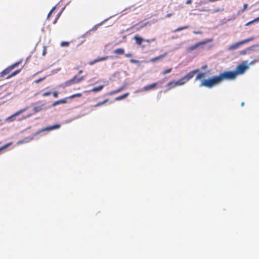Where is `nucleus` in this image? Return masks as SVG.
Returning <instances> with one entry per match:
<instances>
[{
  "instance_id": "nucleus-1",
  "label": "nucleus",
  "mask_w": 259,
  "mask_h": 259,
  "mask_svg": "<svg viewBox=\"0 0 259 259\" xmlns=\"http://www.w3.org/2000/svg\"><path fill=\"white\" fill-rule=\"evenodd\" d=\"M236 73L234 71H224L219 75L213 76L211 78L203 80L200 83V87H205L211 88L224 80L234 79L236 78Z\"/></svg>"
},
{
  "instance_id": "nucleus-2",
  "label": "nucleus",
  "mask_w": 259,
  "mask_h": 259,
  "mask_svg": "<svg viewBox=\"0 0 259 259\" xmlns=\"http://www.w3.org/2000/svg\"><path fill=\"white\" fill-rule=\"evenodd\" d=\"M199 71L200 70L199 69L192 70L180 79L176 81V83H174L176 85H179V86L183 85L186 83L189 80L191 79L193 77L195 74L199 72Z\"/></svg>"
},
{
  "instance_id": "nucleus-3",
  "label": "nucleus",
  "mask_w": 259,
  "mask_h": 259,
  "mask_svg": "<svg viewBox=\"0 0 259 259\" xmlns=\"http://www.w3.org/2000/svg\"><path fill=\"white\" fill-rule=\"evenodd\" d=\"M199 71L200 70L199 69L192 70L180 79L176 81V83H174L176 85H179V86L183 85L186 83L189 80L191 79L193 77L195 74L199 72Z\"/></svg>"
},
{
  "instance_id": "nucleus-4",
  "label": "nucleus",
  "mask_w": 259,
  "mask_h": 259,
  "mask_svg": "<svg viewBox=\"0 0 259 259\" xmlns=\"http://www.w3.org/2000/svg\"><path fill=\"white\" fill-rule=\"evenodd\" d=\"M84 76H82L79 78H77L76 76H74L73 78L71 79L68 80L64 82L61 86L63 88H65L67 87H69L73 84L78 83L81 81L83 80L84 79Z\"/></svg>"
},
{
  "instance_id": "nucleus-5",
  "label": "nucleus",
  "mask_w": 259,
  "mask_h": 259,
  "mask_svg": "<svg viewBox=\"0 0 259 259\" xmlns=\"http://www.w3.org/2000/svg\"><path fill=\"white\" fill-rule=\"evenodd\" d=\"M20 63L21 61H18L12 64L11 65L9 66V67L5 69L3 71L0 72V78L6 75L9 74L11 71L15 67H17Z\"/></svg>"
},
{
  "instance_id": "nucleus-6",
  "label": "nucleus",
  "mask_w": 259,
  "mask_h": 259,
  "mask_svg": "<svg viewBox=\"0 0 259 259\" xmlns=\"http://www.w3.org/2000/svg\"><path fill=\"white\" fill-rule=\"evenodd\" d=\"M251 40H252V38H247V39H244L241 41L237 42L234 44L230 45L228 47V50L229 51H233V50H236V49H238L240 45L244 44Z\"/></svg>"
},
{
  "instance_id": "nucleus-7",
  "label": "nucleus",
  "mask_w": 259,
  "mask_h": 259,
  "mask_svg": "<svg viewBox=\"0 0 259 259\" xmlns=\"http://www.w3.org/2000/svg\"><path fill=\"white\" fill-rule=\"evenodd\" d=\"M248 68V65L244 64H241L238 65L236 69V70L234 71L236 73V76L238 74H242L244 73L246 69Z\"/></svg>"
},
{
  "instance_id": "nucleus-8",
  "label": "nucleus",
  "mask_w": 259,
  "mask_h": 259,
  "mask_svg": "<svg viewBox=\"0 0 259 259\" xmlns=\"http://www.w3.org/2000/svg\"><path fill=\"white\" fill-rule=\"evenodd\" d=\"M26 110H27V108H25L24 109H22L21 110H20L18 111L17 112L15 113L14 114H13L11 116H10L9 117H8L6 119V120L8 121H10V122L14 121L15 117H16V116H17V115H19L20 114L23 113V112L25 111Z\"/></svg>"
},
{
  "instance_id": "nucleus-9",
  "label": "nucleus",
  "mask_w": 259,
  "mask_h": 259,
  "mask_svg": "<svg viewBox=\"0 0 259 259\" xmlns=\"http://www.w3.org/2000/svg\"><path fill=\"white\" fill-rule=\"evenodd\" d=\"M206 43V41H200L196 43V44L192 45L187 48L186 50L187 52H192L193 50H195L196 48L199 47L200 46L202 45H204Z\"/></svg>"
},
{
  "instance_id": "nucleus-10",
  "label": "nucleus",
  "mask_w": 259,
  "mask_h": 259,
  "mask_svg": "<svg viewBox=\"0 0 259 259\" xmlns=\"http://www.w3.org/2000/svg\"><path fill=\"white\" fill-rule=\"evenodd\" d=\"M157 84V82L153 83L151 84H149L145 86L142 90L143 91H147L148 90H152L154 89Z\"/></svg>"
},
{
  "instance_id": "nucleus-11",
  "label": "nucleus",
  "mask_w": 259,
  "mask_h": 259,
  "mask_svg": "<svg viewBox=\"0 0 259 259\" xmlns=\"http://www.w3.org/2000/svg\"><path fill=\"white\" fill-rule=\"evenodd\" d=\"M67 99H68V98L66 97L64 99L55 101L52 104V106L55 107V106H56L59 104H66L67 103Z\"/></svg>"
},
{
  "instance_id": "nucleus-12",
  "label": "nucleus",
  "mask_w": 259,
  "mask_h": 259,
  "mask_svg": "<svg viewBox=\"0 0 259 259\" xmlns=\"http://www.w3.org/2000/svg\"><path fill=\"white\" fill-rule=\"evenodd\" d=\"M60 127V124H55V125H54L52 126H50L47 127L46 128L42 129L41 131L43 132V131H51V130L59 128Z\"/></svg>"
},
{
  "instance_id": "nucleus-13",
  "label": "nucleus",
  "mask_w": 259,
  "mask_h": 259,
  "mask_svg": "<svg viewBox=\"0 0 259 259\" xmlns=\"http://www.w3.org/2000/svg\"><path fill=\"white\" fill-rule=\"evenodd\" d=\"M113 53L117 55H122L124 53V50L123 48H118L113 51Z\"/></svg>"
},
{
  "instance_id": "nucleus-14",
  "label": "nucleus",
  "mask_w": 259,
  "mask_h": 259,
  "mask_svg": "<svg viewBox=\"0 0 259 259\" xmlns=\"http://www.w3.org/2000/svg\"><path fill=\"white\" fill-rule=\"evenodd\" d=\"M166 55V53L160 55L159 56H157L155 58L151 59L149 61L151 62H155L156 61L159 60L161 59L162 58H164Z\"/></svg>"
},
{
  "instance_id": "nucleus-15",
  "label": "nucleus",
  "mask_w": 259,
  "mask_h": 259,
  "mask_svg": "<svg viewBox=\"0 0 259 259\" xmlns=\"http://www.w3.org/2000/svg\"><path fill=\"white\" fill-rule=\"evenodd\" d=\"M134 39L136 41V44L138 45H140L144 40V39L138 35L135 36Z\"/></svg>"
},
{
  "instance_id": "nucleus-16",
  "label": "nucleus",
  "mask_w": 259,
  "mask_h": 259,
  "mask_svg": "<svg viewBox=\"0 0 259 259\" xmlns=\"http://www.w3.org/2000/svg\"><path fill=\"white\" fill-rule=\"evenodd\" d=\"M103 88H104V85H100V86H98V87H95V88H93L92 90H91L90 91V92H98L99 91H101L103 89Z\"/></svg>"
},
{
  "instance_id": "nucleus-17",
  "label": "nucleus",
  "mask_w": 259,
  "mask_h": 259,
  "mask_svg": "<svg viewBox=\"0 0 259 259\" xmlns=\"http://www.w3.org/2000/svg\"><path fill=\"white\" fill-rule=\"evenodd\" d=\"M44 108H45L44 104H43L40 106H36V107H34L33 111L35 113H37V112H38L40 111L41 110H42L43 109H44Z\"/></svg>"
},
{
  "instance_id": "nucleus-18",
  "label": "nucleus",
  "mask_w": 259,
  "mask_h": 259,
  "mask_svg": "<svg viewBox=\"0 0 259 259\" xmlns=\"http://www.w3.org/2000/svg\"><path fill=\"white\" fill-rule=\"evenodd\" d=\"M21 71V69H18L15 71H14L13 72H12L11 74L9 75L7 77V78L8 79V78H10L16 75H17V74H18Z\"/></svg>"
},
{
  "instance_id": "nucleus-19",
  "label": "nucleus",
  "mask_w": 259,
  "mask_h": 259,
  "mask_svg": "<svg viewBox=\"0 0 259 259\" xmlns=\"http://www.w3.org/2000/svg\"><path fill=\"white\" fill-rule=\"evenodd\" d=\"M123 89V87H121V88L118 89L117 90H115V91H113L110 92V93H108V95H112L117 94V93L121 92Z\"/></svg>"
},
{
  "instance_id": "nucleus-20",
  "label": "nucleus",
  "mask_w": 259,
  "mask_h": 259,
  "mask_svg": "<svg viewBox=\"0 0 259 259\" xmlns=\"http://www.w3.org/2000/svg\"><path fill=\"white\" fill-rule=\"evenodd\" d=\"M205 74H206V73H200L198 74L196 76V77H195V80H198L201 79L202 78L204 77Z\"/></svg>"
},
{
  "instance_id": "nucleus-21",
  "label": "nucleus",
  "mask_w": 259,
  "mask_h": 259,
  "mask_svg": "<svg viewBox=\"0 0 259 259\" xmlns=\"http://www.w3.org/2000/svg\"><path fill=\"white\" fill-rule=\"evenodd\" d=\"M174 83H176L175 81H170L167 84V86L169 87V88H173L179 86V85H176Z\"/></svg>"
},
{
  "instance_id": "nucleus-22",
  "label": "nucleus",
  "mask_w": 259,
  "mask_h": 259,
  "mask_svg": "<svg viewBox=\"0 0 259 259\" xmlns=\"http://www.w3.org/2000/svg\"><path fill=\"white\" fill-rule=\"evenodd\" d=\"M128 95V93H125L121 96H118L115 98V100H120L125 98Z\"/></svg>"
},
{
  "instance_id": "nucleus-23",
  "label": "nucleus",
  "mask_w": 259,
  "mask_h": 259,
  "mask_svg": "<svg viewBox=\"0 0 259 259\" xmlns=\"http://www.w3.org/2000/svg\"><path fill=\"white\" fill-rule=\"evenodd\" d=\"M82 96V94L81 93H77L75 94L72 95L69 97H68V99H73L75 97H81Z\"/></svg>"
},
{
  "instance_id": "nucleus-24",
  "label": "nucleus",
  "mask_w": 259,
  "mask_h": 259,
  "mask_svg": "<svg viewBox=\"0 0 259 259\" xmlns=\"http://www.w3.org/2000/svg\"><path fill=\"white\" fill-rule=\"evenodd\" d=\"M108 101V99H106L105 100H104L103 101L101 102H99L97 104H96V105H94V107H97L101 106V105L105 104L106 103H107Z\"/></svg>"
},
{
  "instance_id": "nucleus-25",
  "label": "nucleus",
  "mask_w": 259,
  "mask_h": 259,
  "mask_svg": "<svg viewBox=\"0 0 259 259\" xmlns=\"http://www.w3.org/2000/svg\"><path fill=\"white\" fill-rule=\"evenodd\" d=\"M109 56H105V57H103L98 58L96 60L97 62H98L100 61L106 60L108 59L109 58Z\"/></svg>"
},
{
  "instance_id": "nucleus-26",
  "label": "nucleus",
  "mask_w": 259,
  "mask_h": 259,
  "mask_svg": "<svg viewBox=\"0 0 259 259\" xmlns=\"http://www.w3.org/2000/svg\"><path fill=\"white\" fill-rule=\"evenodd\" d=\"M259 21V17L254 19V20H253L252 21H249L247 23H246L245 24V26H248L251 24H252L253 23H254V22H256V21Z\"/></svg>"
},
{
  "instance_id": "nucleus-27",
  "label": "nucleus",
  "mask_w": 259,
  "mask_h": 259,
  "mask_svg": "<svg viewBox=\"0 0 259 259\" xmlns=\"http://www.w3.org/2000/svg\"><path fill=\"white\" fill-rule=\"evenodd\" d=\"M250 50V49L249 48H246V49L244 50H242V51H241L240 52H239V54L241 55H245L247 52Z\"/></svg>"
},
{
  "instance_id": "nucleus-28",
  "label": "nucleus",
  "mask_w": 259,
  "mask_h": 259,
  "mask_svg": "<svg viewBox=\"0 0 259 259\" xmlns=\"http://www.w3.org/2000/svg\"><path fill=\"white\" fill-rule=\"evenodd\" d=\"M172 70V68H168L167 69H166V70H164L162 72V75H165V74H166L167 73H169L171 72Z\"/></svg>"
},
{
  "instance_id": "nucleus-29",
  "label": "nucleus",
  "mask_w": 259,
  "mask_h": 259,
  "mask_svg": "<svg viewBox=\"0 0 259 259\" xmlns=\"http://www.w3.org/2000/svg\"><path fill=\"white\" fill-rule=\"evenodd\" d=\"M188 27H189L188 26H183V27H179L177 29H176L175 30V32H177V31H181V30H184V29H187Z\"/></svg>"
},
{
  "instance_id": "nucleus-30",
  "label": "nucleus",
  "mask_w": 259,
  "mask_h": 259,
  "mask_svg": "<svg viewBox=\"0 0 259 259\" xmlns=\"http://www.w3.org/2000/svg\"><path fill=\"white\" fill-rule=\"evenodd\" d=\"M45 78H46V76L41 77V78H39L34 80V82L35 83H38L43 81L44 80H45Z\"/></svg>"
},
{
  "instance_id": "nucleus-31",
  "label": "nucleus",
  "mask_w": 259,
  "mask_h": 259,
  "mask_svg": "<svg viewBox=\"0 0 259 259\" xmlns=\"http://www.w3.org/2000/svg\"><path fill=\"white\" fill-rule=\"evenodd\" d=\"M11 144H12V143H10L7 144L5 145L4 146L0 147V151H2V150H4V149L7 148Z\"/></svg>"
},
{
  "instance_id": "nucleus-32",
  "label": "nucleus",
  "mask_w": 259,
  "mask_h": 259,
  "mask_svg": "<svg viewBox=\"0 0 259 259\" xmlns=\"http://www.w3.org/2000/svg\"><path fill=\"white\" fill-rule=\"evenodd\" d=\"M69 45V42L68 41H62L61 43V46L62 47H68Z\"/></svg>"
},
{
  "instance_id": "nucleus-33",
  "label": "nucleus",
  "mask_w": 259,
  "mask_h": 259,
  "mask_svg": "<svg viewBox=\"0 0 259 259\" xmlns=\"http://www.w3.org/2000/svg\"><path fill=\"white\" fill-rule=\"evenodd\" d=\"M248 5L247 4H245L243 5V8L241 10V12H243L247 8Z\"/></svg>"
},
{
  "instance_id": "nucleus-34",
  "label": "nucleus",
  "mask_w": 259,
  "mask_h": 259,
  "mask_svg": "<svg viewBox=\"0 0 259 259\" xmlns=\"http://www.w3.org/2000/svg\"><path fill=\"white\" fill-rule=\"evenodd\" d=\"M51 94V93L49 92H46V93H44L43 94H42V96L44 97H46V96H49Z\"/></svg>"
},
{
  "instance_id": "nucleus-35",
  "label": "nucleus",
  "mask_w": 259,
  "mask_h": 259,
  "mask_svg": "<svg viewBox=\"0 0 259 259\" xmlns=\"http://www.w3.org/2000/svg\"><path fill=\"white\" fill-rule=\"evenodd\" d=\"M55 7H54L51 10V11L49 13L48 15V16H47V18L48 19L50 17L52 12L55 10Z\"/></svg>"
},
{
  "instance_id": "nucleus-36",
  "label": "nucleus",
  "mask_w": 259,
  "mask_h": 259,
  "mask_svg": "<svg viewBox=\"0 0 259 259\" xmlns=\"http://www.w3.org/2000/svg\"><path fill=\"white\" fill-rule=\"evenodd\" d=\"M53 96L54 98H57L58 97V93L57 92H53Z\"/></svg>"
},
{
  "instance_id": "nucleus-37",
  "label": "nucleus",
  "mask_w": 259,
  "mask_h": 259,
  "mask_svg": "<svg viewBox=\"0 0 259 259\" xmlns=\"http://www.w3.org/2000/svg\"><path fill=\"white\" fill-rule=\"evenodd\" d=\"M46 51H47V48H46V47H44L43 52H42V55L43 56H45L46 55Z\"/></svg>"
},
{
  "instance_id": "nucleus-38",
  "label": "nucleus",
  "mask_w": 259,
  "mask_h": 259,
  "mask_svg": "<svg viewBox=\"0 0 259 259\" xmlns=\"http://www.w3.org/2000/svg\"><path fill=\"white\" fill-rule=\"evenodd\" d=\"M97 63V61H96V60H94V61H91L89 62V64L90 65H93V64H94L95 63Z\"/></svg>"
},
{
  "instance_id": "nucleus-39",
  "label": "nucleus",
  "mask_w": 259,
  "mask_h": 259,
  "mask_svg": "<svg viewBox=\"0 0 259 259\" xmlns=\"http://www.w3.org/2000/svg\"><path fill=\"white\" fill-rule=\"evenodd\" d=\"M132 56H133V55H132V54H131V53L126 54L125 55V56L126 57H127V58L131 57H132Z\"/></svg>"
},
{
  "instance_id": "nucleus-40",
  "label": "nucleus",
  "mask_w": 259,
  "mask_h": 259,
  "mask_svg": "<svg viewBox=\"0 0 259 259\" xmlns=\"http://www.w3.org/2000/svg\"><path fill=\"white\" fill-rule=\"evenodd\" d=\"M192 0H187L186 2V4L189 5L192 3Z\"/></svg>"
},
{
  "instance_id": "nucleus-41",
  "label": "nucleus",
  "mask_w": 259,
  "mask_h": 259,
  "mask_svg": "<svg viewBox=\"0 0 259 259\" xmlns=\"http://www.w3.org/2000/svg\"><path fill=\"white\" fill-rule=\"evenodd\" d=\"M207 68V65H203V66L201 67V70H204V69H205Z\"/></svg>"
},
{
  "instance_id": "nucleus-42",
  "label": "nucleus",
  "mask_w": 259,
  "mask_h": 259,
  "mask_svg": "<svg viewBox=\"0 0 259 259\" xmlns=\"http://www.w3.org/2000/svg\"><path fill=\"white\" fill-rule=\"evenodd\" d=\"M172 15V14H171V13L167 14L166 15V17L169 18V17H171Z\"/></svg>"
},
{
  "instance_id": "nucleus-43",
  "label": "nucleus",
  "mask_w": 259,
  "mask_h": 259,
  "mask_svg": "<svg viewBox=\"0 0 259 259\" xmlns=\"http://www.w3.org/2000/svg\"><path fill=\"white\" fill-rule=\"evenodd\" d=\"M131 61V62H132V63H136V62H137V61H136V60H133V59L131 60V61Z\"/></svg>"
},
{
  "instance_id": "nucleus-44",
  "label": "nucleus",
  "mask_w": 259,
  "mask_h": 259,
  "mask_svg": "<svg viewBox=\"0 0 259 259\" xmlns=\"http://www.w3.org/2000/svg\"><path fill=\"white\" fill-rule=\"evenodd\" d=\"M57 20H58V18H56L54 20L53 23L55 24L56 23Z\"/></svg>"
},
{
  "instance_id": "nucleus-45",
  "label": "nucleus",
  "mask_w": 259,
  "mask_h": 259,
  "mask_svg": "<svg viewBox=\"0 0 259 259\" xmlns=\"http://www.w3.org/2000/svg\"><path fill=\"white\" fill-rule=\"evenodd\" d=\"M194 33L195 34H199V33H201V32H199V31H194Z\"/></svg>"
},
{
  "instance_id": "nucleus-46",
  "label": "nucleus",
  "mask_w": 259,
  "mask_h": 259,
  "mask_svg": "<svg viewBox=\"0 0 259 259\" xmlns=\"http://www.w3.org/2000/svg\"><path fill=\"white\" fill-rule=\"evenodd\" d=\"M144 41L149 42L150 40L149 39H144Z\"/></svg>"
},
{
  "instance_id": "nucleus-47",
  "label": "nucleus",
  "mask_w": 259,
  "mask_h": 259,
  "mask_svg": "<svg viewBox=\"0 0 259 259\" xmlns=\"http://www.w3.org/2000/svg\"><path fill=\"white\" fill-rule=\"evenodd\" d=\"M60 13H59V14L57 15V16H56V18H58H58H59V17H60Z\"/></svg>"
},
{
  "instance_id": "nucleus-48",
  "label": "nucleus",
  "mask_w": 259,
  "mask_h": 259,
  "mask_svg": "<svg viewBox=\"0 0 259 259\" xmlns=\"http://www.w3.org/2000/svg\"><path fill=\"white\" fill-rule=\"evenodd\" d=\"M82 73V70H80L79 71H78V73L79 74H81Z\"/></svg>"
},
{
  "instance_id": "nucleus-49",
  "label": "nucleus",
  "mask_w": 259,
  "mask_h": 259,
  "mask_svg": "<svg viewBox=\"0 0 259 259\" xmlns=\"http://www.w3.org/2000/svg\"><path fill=\"white\" fill-rule=\"evenodd\" d=\"M219 11H220V9H218V10H216L214 11V12H219Z\"/></svg>"
},
{
  "instance_id": "nucleus-50",
  "label": "nucleus",
  "mask_w": 259,
  "mask_h": 259,
  "mask_svg": "<svg viewBox=\"0 0 259 259\" xmlns=\"http://www.w3.org/2000/svg\"><path fill=\"white\" fill-rule=\"evenodd\" d=\"M243 105H244V103H243V102H242V103H241V106H243Z\"/></svg>"
},
{
  "instance_id": "nucleus-51",
  "label": "nucleus",
  "mask_w": 259,
  "mask_h": 259,
  "mask_svg": "<svg viewBox=\"0 0 259 259\" xmlns=\"http://www.w3.org/2000/svg\"><path fill=\"white\" fill-rule=\"evenodd\" d=\"M155 39V38H153V39H151V41H154Z\"/></svg>"
}]
</instances>
